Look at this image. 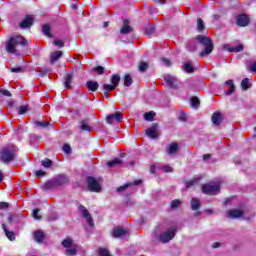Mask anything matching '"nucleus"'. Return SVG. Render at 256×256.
Wrapping results in <instances>:
<instances>
[{"label": "nucleus", "mask_w": 256, "mask_h": 256, "mask_svg": "<svg viewBox=\"0 0 256 256\" xmlns=\"http://www.w3.org/2000/svg\"><path fill=\"white\" fill-rule=\"evenodd\" d=\"M41 165L45 169H49L50 167H53V161L49 158H45L44 160L41 161Z\"/></svg>", "instance_id": "58836bf2"}, {"label": "nucleus", "mask_w": 256, "mask_h": 256, "mask_svg": "<svg viewBox=\"0 0 256 256\" xmlns=\"http://www.w3.org/2000/svg\"><path fill=\"white\" fill-rule=\"evenodd\" d=\"M0 93L2 95H4L5 97H11V92L9 90H3V89H0Z\"/></svg>", "instance_id": "bf43d9fd"}, {"label": "nucleus", "mask_w": 256, "mask_h": 256, "mask_svg": "<svg viewBox=\"0 0 256 256\" xmlns=\"http://www.w3.org/2000/svg\"><path fill=\"white\" fill-rule=\"evenodd\" d=\"M162 169L164 173H173V167L171 166H163Z\"/></svg>", "instance_id": "4d7b16f0"}, {"label": "nucleus", "mask_w": 256, "mask_h": 256, "mask_svg": "<svg viewBox=\"0 0 256 256\" xmlns=\"http://www.w3.org/2000/svg\"><path fill=\"white\" fill-rule=\"evenodd\" d=\"M99 256H111V253L107 248L100 247L97 250Z\"/></svg>", "instance_id": "a19ab883"}, {"label": "nucleus", "mask_w": 256, "mask_h": 256, "mask_svg": "<svg viewBox=\"0 0 256 256\" xmlns=\"http://www.w3.org/2000/svg\"><path fill=\"white\" fill-rule=\"evenodd\" d=\"M110 83L116 88L119 87V83H121V75L113 74L110 78Z\"/></svg>", "instance_id": "c85d7f7f"}, {"label": "nucleus", "mask_w": 256, "mask_h": 256, "mask_svg": "<svg viewBox=\"0 0 256 256\" xmlns=\"http://www.w3.org/2000/svg\"><path fill=\"white\" fill-rule=\"evenodd\" d=\"M222 87L223 89L229 87V90L225 92V95H233V93H235V83L233 80H227Z\"/></svg>", "instance_id": "a211bd4d"}, {"label": "nucleus", "mask_w": 256, "mask_h": 256, "mask_svg": "<svg viewBox=\"0 0 256 256\" xmlns=\"http://www.w3.org/2000/svg\"><path fill=\"white\" fill-rule=\"evenodd\" d=\"M170 207L171 209H179V207H181V200L179 199L172 200Z\"/></svg>", "instance_id": "c03bdc74"}, {"label": "nucleus", "mask_w": 256, "mask_h": 256, "mask_svg": "<svg viewBox=\"0 0 256 256\" xmlns=\"http://www.w3.org/2000/svg\"><path fill=\"white\" fill-rule=\"evenodd\" d=\"M157 5H165L167 3V0H153Z\"/></svg>", "instance_id": "0e129e2a"}, {"label": "nucleus", "mask_w": 256, "mask_h": 256, "mask_svg": "<svg viewBox=\"0 0 256 256\" xmlns=\"http://www.w3.org/2000/svg\"><path fill=\"white\" fill-rule=\"evenodd\" d=\"M34 123L39 129H46V127H49V122L36 121Z\"/></svg>", "instance_id": "de8ad7c7"}, {"label": "nucleus", "mask_w": 256, "mask_h": 256, "mask_svg": "<svg viewBox=\"0 0 256 256\" xmlns=\"http://www.w3.org/2000/svg\"><path fill=\"white\" fill-rule=\"evenodd\" d=\"M190 205L192 211H198V209H201V201L199 200V198H192L190 200Z\"/></svg>", "instance_id": "393cba45"}, {"label": "nucleus", "mask_w": 256, "mask_h": 256, "mask_svg": "<svg viewBox=\"0 0 256 256\" xmlns=\"http://www.w3.org/2000/svg\"><path fill=\"white\" fill-rule=\"evenodd\" d=\"M77 253V245H73L65 250L66 256H74Z\"/></svg>", "instance_id": "72a5a7b5"}, {"label": "nucleus", "mask_w": 256, "mask_h": 256, "mask_svg": "<svg viewBox=\"0 0 256 256\" xmlns=\"http://www.w3.org/2000/svg\"><path fill=\"white\" fill-rule=\"evenodd\" d=\"M88 190L91 191V193H101V184L95 179L93 176H88L86 178Z\"/></svg>", "instance_id": "39448f33"}, {"label": "nucleus", "mask_w": 256, "mask_h": 256, "mask_svg": "<svg viewBox=\"0 0 256 256\" xmlns=\"http://www.w3.org/2000/svg\"><path fill=\"white\" fill-rule=\"evenodd\" d=\"M78 211H80L82 217L87 220L89 227H95V221H93V216H91L89 210H87V208L83 204H80L78 206Z\"/></svg>", "instance_id": "0eeeda50"}, {"label": "nucleus", "mask_w": 256, "mask_h": 256, "mask_svg": "<svg viewBox=\"0 0 256 256\" xmlns=\"http://www.w3.org/2000/svg\"><path fill=\"white\" fill-rule=\"evenodd\" d=\"M155 119V112L150 111V112H146L144 114V120L145 121H154Z\"/></svg>", "instance_id": "79ce46f5"}, {"label": "nucleus", "mask_w": 256, "mask_h": 256, "mask_svg": "<svg viewBox=\"0 0 256 256\" xmlns=\"http://www.w3.org/2000/svg\"><path fill=\"white\" fill-rule=\"evenodd\" d=\"M29 41L21 35L12 36L6 42V51L12 55H21V50L18 47H27Z\"/></svg>", "instance_id": "f257e3e1"}, {"label": "nucleus", "mask_w": 256, "mask_h": 256, "mask_svg": "<svg viewBox=\"0 0 256 256\" xmlns=\"http://www.w3.org/2000/svg\"><path fill=\"white\" fill-rule=\"evenodd\" d=\"M177 151H179V144H177V142H172L166 150V153H168V155H175Z\"/></svg>", "instance_id": "b1692460"}, {"label": "nucleus", "mask_w": 256, "mask_h": 256, "mask_svg": "<svg viewBox=\"0 0 256 256\" xmlns=\"http://www.w3.org/2000/svg\"><path fill=\"white\" fill-rule=\"evenodd\" d=\"M62 149H63L64 153H67V154L71 153V145H69V144H64Z\"/></svg>", "instance_id": "864d4df0"}, {"label": "nucleus", "mask_w": 256, "mask_h": 256, "mask_svg": "<svg viewBox=\"0 0 256 256\" xmlns=\"http://www.w3.org/2000/svg\"><path fill=\"white\" fill-rule=\"evenodd\" d=\"M133 85V78H131V75L126 74L124 76V87H131Z\"/></svg>", "instance_id": "4c0bfd02"}, {"label": "nucleus", "mask_w": 256, "mask_h": 256, "mask_svg": "<svg viewBox=\"0 0 256 256\" xmlns=\"http://www.w3.org/2000/svg\"><path fill=\"white\" fill-rule=\"evenodd\" d=\"M93 71H95V73L98 75H103L105 73V68L103 66H97L93 68Z\"/></svg>", "instance_id": "09e8293b"}, {"label": "nucleus", "mask_w": 256, "mask_h": 256, "mask_svg": "<svg viewBox=\"0 0 256 256\" xmlns=\"http://www.w3.org/2000/svg\"><path fill=\"white\" fill-rule=\"evenodd\" d=\"M121 35H129V33H133V27L129 25V19L123 20V26L120 29Z\"/></svg>", "instance_id": "ddd939ff"}, {"label": "nucleus", "mask_w": 256, "mask_h": 256, "mask_svg": "<svg viewBox=\"0 0 256 256\" xmlns=\"http://www.w3.org/2000/svg\"><path fill=\"white\" fill-rule=\"evenodd\" d=\"M183 71H185V73H195V67H193V64H191V62H187L183 66Z\"/></svg>", "instance_id": "473e14b6"}, {"label": "nucleus", "mask_w": 256, "mask_h": 256, "mask_svg": "<svg viewBox=\"0 0 256 256\" xmlns=\"http://www.w3.org/2000/svg\"><path fill=\"white\" fill-rule=\"evenodd\" d=\"M71 83H73V73L69 72L64 77V87H65V89H71Z\"/></svg>", "instance_id": "412c9836"}, {"label": "nucleus", "mask_w": 256, "mask_h": 256, "mask_svg": "<svg viewBox=\"0 0 256 256\" xmlns=\"http://www.w3.org/2000/svg\"><path fill=\"white\" fill-rule=\"evenodd\" d=\"M89 121H90L89 118H85L80 121V126H79L80 131H88V132L93 131V127L89 126Z\"/></svg>", "instance_id": "f3484780"}, {"label": "nucleus", "mask_w": 256, "mask_h": 256, "mask_svg": "<svg viewBox=\"0 0 256 256\" xmlns=\"http://www.w3.org/2000/svg\"><path fill=\"white\" fill-rule=\"evenodd\" d=\"M190 105L193 109H199V107L201 105V100H199V97H197V96L191 97Z\"/></svg>", "instance_id": "7c9ffc66"}, {"label": "nucleus", "mask_w": 256, "mask_h": 256, "mask_svg": "<svg viewBox=\"0 0 256 256\" xmlns=\"http://www.w3.org/2000/svg\"><path fill=\"white\" fill-rule=\"evenodd\" d=\"M147 69H149V63L142 61L138 64V71H140V73H145Z\"/></svg>", "instance_id": "e433bc0d"}, {"label": "nucleus", "mask_w": 256, "mask_h": 256, "mask_svg": "<svg viewBox=\"0 0 256 256\" xmlns=\"http://www.w3.org/2000/svg\"><path fill=\"white\" fill-rule=\"evenodd\" d=\"M17 157V147L6 145L0 148V163L9 165Z\"/></svg>", "instance_id": "f03ea898"}, {"label": "nucleus", "mask_w": 256, "mask_h": 256, "mask_svg": "<svg viewBox=\"0 0 256 256\" xmlns=\"http://www.w3.org/2000/svg\"><path fill=\"white\" fill-rule=\"evenodd\" d=\"M57 187H58L57 182H55V178H53L52 180L47 181L43 185L42 189H43V191H49L51 189H57Z\"/></svg>", "instance_id": "6ab92c4d"}, {"label": "nucleus", "mask_w": 256, "mask_h": 256, "mask_svg": "<svg viewBox=\"0 0 256 256\" xmlns=\"http://www.w3.org/2000/svg\"><path fill=\"white\" fill-rule=\"evenodd\" d=\"M123 165V160L119 158H114L107 162V167H121Z\"/></svg>", "instance_id": "cd10ccee"}, {"label": "nucleus", "mask_w": 256, "mask_h": 256, "mask_svg": "<svg viewBox=\"0 0 256 256\" xmlns=\"http://www.w3.org/2000/svg\"><path fill=\"white\" fill-rule=\"evenodd\" d=\"M9 209V203L7 202H0V210Z\"/></svg>", "instance_id": "13d9d810"}, {"label": "nucleus", "mask_w": 256, "mask_h": 256, "mask_svg": "<svg viewBox=\"0 0 256 256\" xmlns=\"http://www.w3.org/2000/svg\"><path fill=\"white\" fill-rule=\"evenodd\" d=\"M62 247H65V249H69L73 247V239L71 238H66L62 241Z\"/></svg>", "instance_id": "c9c22d12"}, {"label": "nucleus", "mask_w": 256, "mask_h": 256, "mask_svg": "<svg viewBox=\"0 0 256 256\" xmlns=\"http://www.w3.org/2000/svg\"><path fill=\"white\" fill-rule=\"evenodd\" d=\"M86 88L88 91H92V93H95L97 89H99V83L97 81L89 80L86 82Z\"/></svg>", "instance_id": "aec40b11"}, {"label": "nucleus", "mask_w": 256, "mask_h": 256, "mask_svg": "<svg viewBox=\"0 0 256 256\" xmlns=\"http://www.w3.org/2000/svg\"><path fill=\"white\" fill-rule=\"evenodd\" d=\"M131 184H124L120 187L117 188L118 193H123V191H125V189H127V187H130Z\"/></svg>", "instance_id": "5fc2aeb1"}, {"label": "nucleus", "mask_w": 256, "mask_h": 256, "mask_svg": "<svg viewBox=\"0 0 256 256\" xmlns=\"http://www.w3.org/2000/svg\"><path fill=\"white\" fill-rule=\"evenodd\" d=\"M202 193L204 195H217L219 191H221V186L219 184L211 185V184H204L201 187Z\"/></svg>", "instance_id": "423d86ee"}, {"label": "nucleus", "mask_w": 256, "mask_h": 256, "mask_svg": "<svg viewBox=\"0 0 256 256\" xmlns=\"http://www.w3.org/2000/svg\"><path fill=\"white\" fill-rule=\"evenodd\" d=\"M164 65H166V67H171V60L167 59V58H163L162 59Z\"/></svg>", "instance_id": "680f3d73"}, {"label": "nucleus", "mask_w": 256, "mask_h": 256, "mask_svg": "<svg viewBox=\"0 0 256 256\" xmlns=\"http://www.w3.org/2000/svg\"><path fill=\"white\" fill-rule=\"evenodd\" d=\"M241 88L243 91H247L249 89V78H244L241 82Z\"/></svg>", "instance_id": "49530a36"}, {"label": "nucleus", "mask_w": 256, "mask_h": 256, "mask_svg": "<svg viewBox=\"0 0 256 256\" xmlns=\"http://www.w3.org/2000/svg\"><path fill=\"white\" fill-rule=\"evenodd\" d=\"M12 73H21L23 71V67L18 66V67H13L10 70Z\"/></svg>", "instance_id": "6e6d98bb"}, {"label": "nucleus", "mask_w": 256, "mask_h": 256, "mask_svg": "<svg viewBox=\"0 0 256 256\" xmlns=\"http://www.w3.org/2000/svg\"><path fill=\"white\" fill-rule=\"evenodd\" d=\"M41 210H39V208H35L33 210V214H32V217H34L36 219V221H41V216L39 215V212Z\"/></svg>", "instance_id": "8fccbe9b"}, {"label": "nucleus", "mask_w": 256, "mask_h": 256, "mask_svg": "<svg viewBox=\"0 0 256 256\" xmlns=\"http://www.w3.org/2000/svg\"><path fill=\"white\" fill-rule=\"evenodd\" d=\"M54 45H57V47H65V43L61 40H55Z\"/></svg>", "instance_id": "052dcab7"}, {"label": "nucleus", "mask_w": 256, "mask_h": 256, "mask_svg": "<svg viewBox=\"0 0 256 256\" xmlns=\"http://www.w3.org/2000/svg\"><path fill=\"white\" fill-rule=\"evenodd\" d=\"M156 170H157V167L155 166V164H151L150 165V173L155 174Z\"/></svg>", "instance_id": "69168bd1"}, {"label": "nucleus", "mask_w": 256, "mask_h": 256, "mask_svg": "<svg viewBox=\"0 0 256 256\" xmlns=\"http://www.w3.org/2000/svg\"><path fill=\"white\" fill-rule=\"evenodd\" d=\"M202 158H203V161H207L211 159V154H204Z\"/></svg>", "instance_id": "774afa93"}, {"label": "nucleus", "mask_w": 256, "mask_h": 256, "mask_svg": "<svg viewBox=\"0 0 256 256\" xmlns=\"http://www.w3.org/2000/svg\"><path fill=\"white\" fill-rule=\"evenodd\" d=\"M164 80H165V83H167L168 87H170V89H177V87H179V84H177V81H175L171 76L165 77Z\"/></svg>", "instance_id": "5701e85b"}, {"label": "nucleus", "mask_w": 256, "mask_h": 256, "mask_svg": "<svg viewBox=\"0 0 256 256\" xmlns=\"http://www.w3.org/2000/svg\"><path fill=\"white\" fill-rule=\"evenodd\" d=\"M223 48L229 53H241V51L245 49V46L243 44H240L238 46L230 47L229 44H226L223 46Z\"/></svg>", "instance_id": "2eb2a0df"}, {"label": "nucleus", "mask_w": 256, "mask_h": 256, "mask_svg": "<svg viewBox=\"0 0 256 256\" xmlns=\"http://www.w3.org/2000/svg\"><path fill=\"white\" fill-rule=\"evenodd\" d=\"M177 235V226L171 227L168 231L162 232L158 236V241L160 243H169V241H173L175 236Z\"/></svg>", "instance_id": "20e7f679"}, {"label": "nucleus", "mask_w": 256, "mask_h": 256, "mask_svg": "<svg viewBox=\"0 0 256 256\" xmlns=\"http://www.w3.org/2000/svg\"><path fill=\"white\" fill-rule=\"evenodd\" d=\"M34 239L37 243H43V241H45V233L41 230L35 231Z\"/></svg>", "instance_id": "bb28decb"}, {"label": "nucleus", "mask_w": 256, "mask_h": 256, "mask_svg": "<svg viewBox=\"0 0 256 256\" xmlns=\"http://www.w3.org/2000/svg\"><path fill=\"white\" fill-rule=\"evenodd\" d=\"M54 181L56 182L57 187H61L62 185H67V183H69V177L65 174H60L54 178Z\"/></svg>", "instance_id": "4468645a"}, {"label": "nucleus", "mask_w": 256, "mask_h": 256, "mask_svg": "<svg viewBox=\"0 0 256 256\" xmlns=\"http://www.w3.org/2000/svg\"><path fill=\"white\" fill-rule=\"evenodd\" d=\"M33 26V16L28 15L26 16L21 22L20 27L21 29H27Z\"/></svg>", "instance_id": "dca6fc26"}, {"label": "nucleus", "mask_w": 256, "mask_h": 256, "mask_svg": "<svg viewBox=\"0 0 256 256\" xmlns=\"http://www.w3.org/2000/svg\"><path fill=\"white\" fill-rule=\"evenodd\" d=\"M61 57H63V51L57 50L50 55V62L53 64L56 61H59V59H61Z\"/></svg>", "instance_id": "a878e982"}, {"label": "nucleus", "mask_w": 256, "mask_h": 256, "mask_svg": "<svg viewBox=\"0 0 256 256\" xmlns=\"http://www.w3.org/2000/svg\"><path fill=\"white\" fill-rule=\"evenodd\" d=\"M125 235H129V230L123 227L114 228L112 231V237L118 239L119 237H123Z\"/></svg>", "instance_id": "f8f14e48"}, {"label": "nucleus", "mask_w": 256, "mask_h": 256, "mask_svg": "<svg viewBox=\"0 0 256 256\" xmlns=\"http://www.w3.org/2000/svg\"><path fill=\"white\" fill-rule=\"evenodd\" d=\"M145 133L150 139H157V137H159V124L153 123Z\"/></svg>", "instance_id": "6e6552de"}, {"label": "nucleus", "mask_w": 256, "mask_h": 256, "mask_svg": "<svg viewBox=\"0 0 256 256\" xmlns=\"http://www.w3.org/2000/svg\"><path fill=\"white\" fill-rule=\"evenodd\" d=\"M180 121H187V115L185 113L180 114Z\"/></svg>", "instance_id": "338daca9"}, {"label": "nucleus", "mask_w": 256, "mask_h": 256, "mask_svg": "<svg viewBox=\"0 0 256 256\" xmlns=\"http://www.w3.org/2000/svg\"><path fill=\"white\" fill-rule=\"evenodd\" d=\"M249 69L252 73H256V62L249 66Z\"/></svg>", "instance_id": "e2e57ef3"}, {"label": "nucleus", "mask_w": 256, "mask_h": 256, "mask_svg": "<svg viewBox=\"0 0 256 256\" xmlns=\"http://www.w3.org/2000/svg\"><path fill=\"white\" fill-rule=\"evenodd\" d=\"M196 40L204 49L199 53L200 57H207V55H211L213 50L215 49V44H213V40L210 37L197 35Z\"/></svg>", "instance_id": "7ed1b4c3"}, {"label": "nucleus", "mask_w": 256, "mask_h": 256, "mask_svg": "<svg viewBox=\"0 0 256 256\" xmlns=\"http://www.w3.org/2000/svg\"><path fill=\"white\" fill-rule=\"evenodd\" d=\"M103 89L106 93H109L111 91H115V89H117L116 87H114L113 84H104L103 85Z\"/></svg>", "instance_id": "a18cd8bd"}, {"label": "nucleus", "mask_w": 256, "mask_h": 256, "mask_svg": "<svg viewBox=\"0 0 256 256\" xmlns=\"http://www.w3.org/2000/svg\"><path fill=\"white\" fill-rule=\"evenodd\" d=\"M197 31L198 33H203V31H205V23L201 18L197 19Z\"/></svg>", "instance_id": "f704fd0d"}, {"label": "nucleus", "mask_w": 256, "mask_h": 256, "mask_svg": "<svg viewBox=\"0 0 256 256\" xmlns=\"http://www.w3.org/2000/svg\"><path fill=\"white\" fill-rule=\"evenodd\" d=\"M27 111H29V109L27 108V106L22 105L18 108V115H25V113H27Z\"/></svg>", "instance_id": "3c124183"}, {"label": "nucleus", "mask_w": 256, "mask_h": 256, "mask_svg": "<svg viewBox=\"0 0 256 256\" xmlns=\"http://www.w3.org/2000/svg\"><path fill=\"white\" fill-rule=\"evenodd\" d=\"M35 175L36 177H45V175H47V172L43 170H36Z\"/></svg>", "instance_id": "603ef678"}, {"label": "nucleus", "mask_w": 256, "mask_h": 256, "mask_svg": "<svg viewBox=\"0 0 256 256\" xmlns=\"http://www.w3.org/2000/svg\"><path fill=\"white\" fill-rule=\"evenodd\" d=\"M2 229L4 230V233L7 237V239H9V241H15V233L14 232L9 231L5 224H2Z\"/></svg>", "instance_id": "c756f323"}, {"label": "nucleus", "mask_w": 256, "mask_h": 256, "mask_svg": "<svg viewBox=\"0 0 256 256\" xmlns=\"http://www.w3.org/2000/svg\"><path fill=\"white\" fill-rule=\"evenodd\" d=\"M251 23V20L249 19V16L245 14H239L236 17V25L238 27H247Z\"/></svg>", "instance_id": "9d476101"}, {"label": "nucleus", "mask_w": 256, "mask_h": 256, "mask_svg": "<svg viewBox=\"0 0 256 256\" xmlns=\"http://www.w3.org/2000/svg\"><path fill=\"white\" fill-rule=\"evenodd\" d=\"M197 181H199L197 178H193L191 180L185 181L184 183H185L186 189H191V187H193V185H195Z\"/></svg>", "instance_id": "37998d69"}, {"label": "nucleus", "mask_w": 256, "mask_h": 256, "mask_svg": "<svg viewBox=\"0 0 256 256\" xmlns=\"http://www.w3.org/2000/svg\"><path fill=\"white\" fill-rule=\"evenodd\" d=\"M211 119H212V123L214 125H216L217 127H219V125H221V121H223V116L219 112H214L212 114V118Z\"/></svg>", "instance_id": "4be33fe9"}, {"label": "nucleus", "mask_w": 256, "mask_h": 256, "mask_svg": "<svg viewBox=\"0 0 256 256\" xmlns=\"http://www.w3.org/2000/svg\"><path fill=\"white\" fill-rule=\"evenodd\" d=\"M144 33L145 35H147L148 37L153 35V33H155V26L152 25H148L144 28Z\"/></svg>", "instance_id": "ea45409f"}, {"label": "nucleus", "mask_w": 256, "mask_h": 256, "mask_svg": "<svg viewBox=\"0 0 256 256\" xmlns=\"http://www.w3.org/2000/svg\"><path fill=\"white\" fill-rule=\"evenodd\" d=\"M115 121H117V123H121V121H123V114L121 112H115L114 114L108 115L106 118L108 125H113Z\"/></svg>", "instance_id": "1a4fd4ad"}, {"label": "nucleus", "mask_w": 256, "mask_h": 256, "mask_svg": "<svg viewBox=\"0 0 256 256\" xmlns=\"http://www.w3.org/2000/svg\"><path fill=\"white\" fill-rule=\"evenodd\" d=\"M42 33L45 35V37H53V34L51 33V26L49 24L42 25Z\"/></svg>", "instance_id": "2f4dec72"}, {"label": "nucleus", "mask_w": 256, "mask_h": 256, "mask_svg": "<svg viewBox=\"0 0 256 256\" xmlns=\"http://www.w3.org/2000/svg\"><path fill=\"white\" fill-rule=\"evenodd\" d=\"M227 215L230 219H239L245 215V212L241 209H231L228 210Z\"/></svg>", "instance_id": "9b49d317"}]
</instances>
